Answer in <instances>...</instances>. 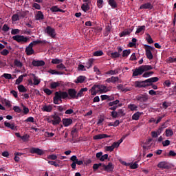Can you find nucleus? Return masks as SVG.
Here are the masks:
<instances>
[{"instance_id":"1","label":"nucleus","mask_w":176,"mask_h":176,"mask_svg":"<svg viewBox=\"0 0 176 176\" xmlns=\"http://www.w3.org/2000/svg\"><path fill=\"white\" fill-rule=\"evenodd\" d=\"M67 91H56L53 98V102L56 105H58V101L63 102V100L68 98V100H78V92L76 89L70 88Z\"/></svg>"},{"instance_id":"2","label":"nucleus","mask_w":176,"mask_h":176,"mask_svg":"<svg viewBox=\"0 0 176 176\" xmlns=\"http://www.w3.org/2000/svg\"><path fill=\"white\" fill-rule=\"evenodd\" d=\"M159 80V78L157 77H152L151 78H148L144 81H135V87H138L141 89L142 87H146L151 84L148 83H155Z\"/></svg>"},{"instance_id":"3","label":"nucleus","mask_w":176,"mask_h":176,"mask_svg":"<svg viewBox=\"0 0 176 176\" xmlns=\"http://www.w3.org/2000/svg\"><path fill=\"white\" fill-rule=\"evenodd\" d=\"M144 49L146 52V58L148 60L153 59V54H152V52L155 51V47H152L151 45H144Z\"/></svg>"},{"instance_id":"4","label":"nucleus","mask_w":176,"mask_h":176,"mask_svg":"<svg viewBox=\"0 0 176 176\" xmlns=\"http://www.w3.org/2000/svg\"><path fill=\"white\" fill-rule=\"evenodd\" d=\"M135 99L138 102H140L141 104H144L145 102H148V100H149V95L148 94H141L135 96Z\"/></svg>"},{"instance_id":"5","label":"nucleus","mask_w":176,"mask_h":176,"mask_svg":"<svg viewBox=\"0 0 176 176\" xmlns=\"http://www.w3.org/2000/svg\"><path fill=\"white\" fill-rule=\"evenodd\" d=\"M70 160L73 162L71 164V167L73 168V170L76 168V164L78 166H82V164H83V161L78 160V157H76V155L72 156L70 157Z\"/></svg>"},{"instance_id":"6","label":"nucleus","mask_w":176,"mask_h":176,"mask_svg":"<svg viewBox=\"0 0 176 176\" xmlns=\"http://www.w3.org/2000/svg\"><path fill=\"white\" fill-rule=\"evenodd\" d=\"M12 39L18 42V43H27V42H28V37H25L23 35H15L12 36Z\"/></svg>"},{"instance_id":"7","label":"nucleus","mask_w":176,"mask_h":176,"mask_svg":"<svg viewBox=\"0 0 176 176\" xmlns=\"http://www.w3.org/2000/svg\"><path fill=\"white\" fill-rule=\"evenodd\" d=\"M45 31L49 36H51V38H56V30L54 28L50 26H47Z\"/></svg>"},{"instance_id":"8","label":"nucleus","mask_w":176,"mask_h":176,"mask_svg":"<svg viewBox=\"0 0 176 176\" xmlns=\"http://www.w3.org/2000/svg\"><path fill=\"white\" fill-rule=\"evenodd\" d=\"M102 169L107 173H112V171H113V168H115V166L112 162H109L107 165L102 164Z\"/></svg>"},{"instance_id":"9","label":"nucleus","mask_w":176,"mask_h":176,"mask_svg":"<svg viewBox=\"0 0 176 176\" xmlns=\"http://www.w3.org/2000/svg\"><path fill=\"white\" fill-rule=\"evenodd\" d=\"M53 120H52V123L53 126H57L61 122V118L57 115H53L51 116Z\"/></svg>"},{"instance_id":"10","label":"nucleus","mask_w":176,"mask_h":176,"mask_svg":"<svg viewBox=\"0 0 176 176\" xmlns=\"http://www.w3.org/2000/svg\"><path fill=\"white\" fill-rule=\"evenodd\" d=\"M91 96H97V93H100V85H94L89 90Z\"/></svg>"},{"instance_id":"11","label":"nucleus","mask_w":176,"mask_h":176,"mask_svg":"<svg viewBox=\"0 0 176 176\" xmlns=\"http://www.w3.org/2000/svg\"><path fill=\"white\" fill-rule=\"evenodd\" d=\"M30 152V153H36V155H38L40 156L45 153V152L42 149L35 147L31 148Z\"/></svg>"},{"instance_id":"12","label":"nucleus","mask_w":176,"mask_h":176,"mask_svg":"<svg viewBox=\"0 0 176 176\" xmlns=\"http://www.w3.org/2000/svg\"><path fill=\"white\" fill-rule=\"evenodd\" d=\"M32 47H34L32 46V43H30L29 45L26 47L25 52L27 56H31V55L34 54V53H35V52L34 51V49Z\"/></svg>"},{"instance_id":"13","label":"nucleus","mask_w":176,"mask_h":176,"mask_svg":"<svg viewBox=\"0 0 176 176\" xmlns=\"http://www.w3.org/2000/svg\"><path fill=\"white\" fill-rule=\"evenodd\" d=\"M32 65H33V67H43V65H45V61L34 59L32 62Z\"/></svg>"},{"instance_id":"14","label":"nucleus","mask_w":176,"mask_h":176,"mask_svg":"<svg viewBox=\"0 0 176 176\" xmlns=\"http://www.w3.org/2000/svg\"><path fill=\"white\" fill-rule=\"evenodd\" d=\"M157 167L159 168H162V169H166L168 170V168H170V165H168V163H167V162H160L158 164H157Z\"/></svg>"},{"instance_id":"15","label":"nucleus","mask_w":176,"mask_h":176,"mask_svg":"<svg viewBox=\"0 0 176 176\" xmlns=\"http://www.w3.org/2000/svg\"><path fill=\"white\" fill-rule=\"evenodd\" d=\"M142 74H144V70H142L141 66H140L138 69H135L133 73V76H138L142 75Z\"/></svg>"},{"instance_id":"16","label":"nucleus","mask_w":176,"mask_h":176,"mask_svg":"<svg viewBox=\"0 0 176 176\" xmlns=\"http://www.w3.org/2000/svg\"><path fill=\"white\" fill-rule=\"evenodd\" d=\"M104 138H111V135L107 134H98L94 136V140H102Z\"/></svg>"},{"instance_id":"17","label":"nucleus","mask_w":176,"mask_h":176,"mask_svg":"<svg viewBox=\"0 0 176 176\" xmlns=\"http://www.w3.org/2000/svg\"><path fill=\"white\" fill-rule=\"evenodd\" d=\"M140 9H148L151 10V9H153V6H152V3H146L141 5Z\"/></svg>"},{"instance_id":"18","label":"nucleus","mask_w":176,"mask_h":176,"mask_svg":"<svg viewBox=\"0 0 176 176\" xmlns=\"http://www.w3.org/2000/svg\"><path fill=\"white\" fill-rule=\"evenodd\" d=\"M107 83H116V82H119V77L111 76L106 80Z\"/></svg>"},{"instance_id":"19","label":"nucleus","mask_w":176,"mask_h":176,"mask_svg":"<svg viewBox=\"0 0 176 176\" xmlns=\"http://www.w3.org/2000/svg\"><path fill=\"white\" fill-rule=\"evenodd\" d=\"M63 126L65 127H68V126H71L72 124V119L71 118H65L63 120Z\"/></svg>"},{"instance_id":"20","label":"nucleus","mask_w":176,"mask_h":176,"mask_svg":"<svg viewBox=\"0 0 176 176\" xmlns=\"http://www.w3.org/2000/svg\"><path fill=\"white\" fill-rule=\"evenodd\" d=\"M100 91V93H108L112 89V87H107V86L104 85H99Z\"/></svg>"},{"instance_id":"21","label":"nucleus","mask_w":176,"mask_h":176,"mask_svg":"<svg viewBox=\"0 0 176 176\" xmlns=\"http://www.w3.org/2000/svg\"><path fill=\"white\" fill-rule=\"evenodd\" d=\"M86 80V76H79L77 78L74 80V82L78 85V83H83Z\"/></svg>"},{"instance_id":"22","label":"nucleus","mask_w":176,"mask_h":176,"mask_svg":"<svg viewBox=\"0 0 176 176\" xmlns=\"http://www.w3.org/2000/svg\"><path fill=\"white\" fill-rule=\"evenodd\" d=\"M43 112H52L53 111V106L52 104L44 105L42 108Z\"/></svg>"},{"instance_id":"23","label":"nucleus","mask_w":176,"mask_h":176,"mask_svg":"<svg viewBox=\"0 0 176 176\" xmlns=\"http://www.w3.org/2000/svg\"><path fill=\"white\" fill-rule=\"evenodd\" d=\"M30 43H32V46H36V45H39V44H42V45H46V43H47V41L46 40H37V41H34L31 42Z\"/></svg>"},{"instance_id":"24","label":"nucleus","mask_w":176,"mask_h":176,"mask_svg":"<svg viewBox=\"0 0 176 176\" xmlns=\"http://www.w3.org/2000/svg\"><path fill=\"white\" fill-rule=\"evenodd\" d=\"M32 76L33 77V85H34V86H38V85L41 83V79L38 78V77L34 74H32Z\"/></svg>"},{"instance_id":"25","label":"nucleus","mask_w":176,"mask_h":176,"mask_svg":"<svg viewBox=\"0 0 176 176\" xmlns=\"http://www.w3.org/2000/svg\"><path fill=\"white\" fill-rule=\"evenodd\" d=\"M89 3H85L81 6L82 10H83V12H85V13L86 12L90 10V6H89Z\"/></svg>"},{"instance_id":"26","label":"nucleus","mask_w":176,"mask_h":176,"mask_svg":"<svg viewBox=\"0 0 176 176\" xmlns=\"http://www.w3.org/2000/svg\"><path fill=\"white\" fill-rule=\"evenodd\" d=\"M4 126L8 129H11V130H14V129H16V126L14 125V122L10 124V122L6 121L4 122Z\"/></svg>"},{"instance_id":"27","label":"nucleus","mask_w":176,"mask_h":176,"mask_svg":"<svg viewBox=\"0 0 176 176\" xmlns=\"http://www.w3.org/2000/svg\"><path fill=\"white\" fill-rule=\"evenodd\" d=\"M88 89L87 88H82L78 93H77V99L79 98V97H83L85 96V94L83 93L84 91H87Z\"/></svg>"},{"instance_id":"28","label":"nucleus","mask_w":176,"mask_h":176,"mask_svg":"<svg viewBox=\"0 0 176 176\" xmlns=\"http://www.w3.org/2000/svg\"><path fill=\"white\" fill-rule=\"evenodd\" d=\"M140 68H142V70L143 71V72H145V71H151V69H153V67H152V65H142L140 66Z\"/></svg>"},{"instance_id":"29","label":"nucleus","mask_w":176,"mask_h":176,"mask_svg":"<svg viewBox=\"0 0 176 176\" xmlns=\"http://www.w3.org/2000/svg\"><path fill=\"white\" fill-rule=\"evenodd\" d=\"M61 86V82H52L50 84L51 89H57V87H60Z\"/></svg>"},{"instance_id":"30","label":"nucleus","mask_w":176,"mask_h":176,"mask_svg":"<svg viewBox=\"0 0 176 176\" xmlns=\"http://www.w3.org/2000/svg\"><path fill=\"white\" fill-rule=\"evenodd\" d=\"M93 63H94V60L93 58H90L86 63L85 67L89 69V68H91L93 67Z\"/></svg>"},{"instance_id":"31","label":"nucleus","mask_w":176,"mask_h":176,"mask_svg":"<svg viewBox=\"0 0 176 176\" xmlns=\"http://www.w3.org/2000/svg\"><path fill=\"white\" fill-rule=\"evenodd\" d=\"M142 114V113L138 111L136 113H135L133 116H132V119L133 120H138L140 119V116H141Z\"/></svg>"},{"instance_id":"32","label":"nucleus","mask_w":176,"mask_h":176,"mask_svg":"<svg viewBox=\"0 0 176 176\" xmlns=\"http://www.w3.org/2000/svg\"><path fill=\"white\" fill-rule=\"evenodd\" d=\"M106 75H117V74H119V69H116L114 70H109L107 72Z\"/></svg>"},{"instance_id":"33","label":"nucleus","mask_w":176,"mask_h":176,"mask_svg":"<svg viewBox=\"0 0 176 176\" xmlns=\"http://www.w3.org/2000/svg\"><path fill=\"white\" fill-rule=\"evenodd\" d=\"M109 5L112 8V9H116L118 8V3L115 0H109Z\"/></svg>"},{"instance_id":"34","label":"nucleus","mask_w":176,"mask_h":176,"mask_svg":"<svg viewBox=\"0 0 176 176\" xmlns=\"http://www.w3.org/2000/svg\"><path fill=\"white\" fill-rule=\"evenodd\" d=\"M128 109H130V111H138V106L135 104H129L128 105Z\"/></svg>"},{"instance_id":"35","label":"nucleus","mask_w":176,"mask_h":176,"mask_svg":"<svg viewBox=\"0 0 176 176\" xmlns=\"http://www.w3.org/2000/svg\"><path fill=\"white\" fill-rule=\"evenodd\" d=\"M165 135L166 137H172V135H174V132L172 129H167L165 131Z\"/></svg>"},{"instance_id":"36","label":"nucleus","mask_w":176,"mask_h":176,"mask_svg":"<svg viewBox=\"0 0 176 176\" xmlns=\"http://www.w3.org/2000/svg\"><path fill=\"white\" fill-rule=\"evenodd\" d=\"M36 20H43L45 16H43V13L41 11H38L37 14L36 15Z\"/></svg>"},{"instance_id":"37","label":"nucleus","mask_w":176,"mask_h":176,"mask_svg":"<svg viewBox=\"0 0 176 176\" xmlns=\"http://www.w3.org/2000/svg\"><path fill=\"white\" fill-rule=\"evenodd\" d=\"M14 65H15V67H17L18 68H22L23 67V63H21V61L15 59L14 61Z\"/></svg>"},{"instance_id":"38","label":"nucleus","mask_w":176,"mask_h":176,"mask_svg":"<svg viewBox=\"0 0 176 176\" xmlns=\"http://www.w3.org/2000/svg\"><path fill=\"white\" fill-rule=\"evenodd\" d=\"M18 90L20 93H27V89L23 85L18 86Z\"/></svg>"},{"instance_id":"39","label":"nucleus","mask_w":176,"mask_h":176,"mask_svg":"<svg viewBox=\"0 0 176 176\" xmlns=\"http://www.w3.org/2000/svg\"><path fill=\"white\" fill-rule=\"evenodd\" d=\"M119 102H120V101H119V100H116L109 102L108 105L109 107H118V104H119Z\"/></svg>"},{"instance_id":"40","label":"nucleus","mask_w":176,"mask_h":176,"mask_svg":"<svg viewBox=\"0 0 176 176\" xmlns=\"http://www.w3.org/2000/svg\"><path fill=\"white\" fill-rule=\"evenodd\" d=\"M130 34H131V30H125L120 34V36L122 38V36H126V35H130Z\"/></svg>"},{"instance_id":"41","label":"nucleus","mask_w":176,"mask_h":176,"mask_svg":"<svg viewBox=\"0 0 176 176\" xmlns=\"http://www.w3.org/2000/svg\"><path fill=\"white\" fill-rule=\"evenodd\" d=\"M112 29V27L109 25L106 26V32L104 33L105 36H108L109 35V33L111 32V30Z\"/></svg>"},{"instance_id":"42","label":"nucleus","mask_w":176,"mask_h":176,"mask_svg":"<svg viewBox=\"0 0 176 176\" xmlns=\"http://www.w3.org/2000/svg\"><path fill=\"white\" fill-rule=\"evenodd\" d=\"M130 53H131V50H125L122 51V57H129Z\"/></svg>"},{"instance_id":"43","label":"nucleus","mask_w":176,"mask_h":176,"mask_svg":"<svg viewBox=\"0 0 176 176\" xmlns=\"http://www.w3.org/2000/svg\"><path fill=\"white\" fill-rule=\"evenodd\" d=\"M117 89L118 90H121V91H124L126 93V91H129V89H124V87H123V85L120 84L117 86Z\"/></svg>"},{"instance_id":"44","label":"nucleus","mask_w":176,"mask_h":176,"mask_svg":"<svg viewBox=\"0 0 176 176\" xmlns=\"http://www.w3.org/2000/svg\"><path fill=\"white\" fill-rule=\"evenodd\" d=\"M100 167H102V163L94 164L93 165L94 171H97V170H98V168H100Z\"/></svg>"},{"instance_id":"45","label":"nucleus","mask_w":176,"mask_h":176,"mask_svg":"<svg viewBox=\"0 0 176 176\" xmlns=\"http://www.w3.org/2000/svg\"><path fill=\"white\" fill-rule=\"evenodd\" d=\"M48 72L52 75H63V73L60 72H57L56 70H54V69H50L48 71Z\"/></svg>"},{"instance_id":"46","label":"nucleus","mask_w":176,"mask_h":176,"mask_svg":"<svg viewBox=\"0 0 176 176\" xmlns=\"http://www.w3.org/2000/svg\"><path fill=\"white\" fill-rule=\"evenodd\" d=\"M110 57L111 58H118L120 57V54H119L118 52H113L111 54Z\"/></svg>"},{"instance_id":"47","label":"nucleus","mask_w":176,"mask_h":176,"mask_svg":"<svg viewBox=\"0 0 176 176\" xmlns=\"http://www.w3.org/2000/svg\"><path fill=\"white\" fill-rule=\"evenodd\" d=\"M94 56L95 57H100V56H104V52L102 50L96 51L94 52Z\"/></svg>"},{"instance_id":"48","label":"nucleus","mask_w":176,"mask_h":176,"mask_svg":"<svg viewBox=\"0 0 176 176\" xmlns=\"http://www.w3.org/2000/svg\"><path fill=\"white\" fill-rule=\"evenodd\" d=\"M146 35L147 37L146 38V41H147L149 45H151V43H153V39H152V37L151 36L150 34H146Z\"/></svg>"},{"instance_id":"49","label":"nucleus","mask_w":176,"mask_h":176,"mask_svg":"<svg viewBox=\"0 0 176 176\" xmlns=\"http://www.w3.org/2000/svg\"><path fill=\"white\" fill-rule=\"evenodd\" d=\"M16 14H18V17L19 19H24V17H25V16H26L25 13L23 11L22 12L21 11H18L16 12Z\"/></svg>"},{"instance_id":"50","label":"nucleus","mask_w":176,"mask_h":176,"mask_svg":"<svg viewBox=\"0 0 176 176\" xmlns=\"http://www.w3.org/2000/svg\"><path fill=\"white\" fill-rule=\"evenodd\" d=\"M51 63L52 64H61V63H63V60L58 58H53Z\"/></svg>"},{"instance_id":"51","label":"nucleus","mask_w":176,"mask_h":176,"mask_svg":"<svg viewBox=\"0 0 176 176\" xmlns=\"http://www.w3.org/2000/svg\"><path fill=\"white\" fill-rule=\"evenodd\" d=\"M142 31H145V25L140 26L137 29L135 34H140V32H142Z\"/></svg>"},{"instance_id":"52","label":"nucleus","mask_w":176,"mask_h":176,"mask_svg":"<svg viewBox=\"0 0 176 176\" xmlns=\"http://www.w3.org/2000/svg\"><path fill=\"white\" fill-rule=\"evenodd\" d=\"M111 116L113 118V119H116V118L119 116V114L117 111H111Z\"/></svg>"},{"instance_id":"53","label":"nucleus","mask_w":176,"mask_h":176,"mask_svg":"<svg viewBox=\"0 0 176 176\" xmlns=\"http://www.w3.org/2000/svg\"><path fill=\"white\" fill-rule=\"evenodd\" d=\"M12 21H19L20 20V18H19V15L16 14H13L12 16Z\"/></svg>"},{"instance_id":"54","label":"nucleus","mask_w":176,"mask_h":176,"mask_svg":"<svg viewBox=\"0 0 176 176\" xmlns=\"http://www.w3.org/2000/svg\"><path fill=\"white\" fill-rule=\"evenodd\" d=\"M10 30V28L7 25L4 24L2 28V31H4V32H8Z\"/></svg>"},{"instance_id":"55","label":"nucleus","mask_w":176,"mask_h":176,"mask_svg":"<svg viewBox=\"0 0 176 176\" xmlns=\"http://www.w3.org/2000/svg\"><path fill=\"white\" fill-rule=\"evenodd\" d=\"M130 168H131V170H135V168H138V164H137V162H135L134 164H131Z\"/></svg>"},{"instance_id":"56","label":"nucleus","mask_w":176,"mask_h":176,"mask_svg":"<svg viewBox=\"0 0 176 176\" xmlns=\"http://www.w3.org/2000/svg\"><path fill=\"white\" fill-rule=\"evenodd\" d=\"M151 75H153V72H145L142 76L143 78H148V76H151Z\"/></svg>"},{"instance_id":"57","label":"nucleus","mask_w":176,"mask_h":176,"mask_svg":"<svg viewBox=\"0 0 176 176\" xmlns=\"http://www.w3.org/2000/svg\"><path fill=\"white\" fill-rule=\"evenodd\" d=\"M48 164H50L51 166H54V167H60V164H57L54 161H49Z\"/></svg>"},{"instance_id":"58","label":"nucleus","mask_w":176,"mask_h":176,"mask_svg":"<svg viewBox=\"0 0 176 176\" xmlns=\"http://www.w3.org/2000/svg\"><path fill=\"white\" fill-rule=\"evenodd\" d=\"M103 3H104V1L97 0V6H98V8H99V9H101V8H102Z\"/></svg>"},{"instance_id":"59","label":"nucleus","mask_w":176,"mask_h":176,"mask_svg":"<svg viewBox=\"0 0 176 176\" xmlns=\"http://www.w3.org/2000/svg\"><path fill=\"white\" fill-rule=\"evenodd\" d=\"M0 54H1V56H8V54H9V50L5 49L3 50L1 52Z\"/></svg>"},{"instance_id":"60","label":"nucleus","mask_w":176,"mask_h":176,"mask_svg":"<svg viewBox=\"0 0 176 176\" xmlns=\"http://www.w3.org/2000/svg\"><path fill=\"white\" fill-rule=\"evenodd\" d=\"M13 109L14 112H16V113H20L21 112V109H20L19 106H14Z\"/></svg>"},{"instance_id":"61","label":"nucleus","mask_w":176,"mask_h":176,"mask_svg":"<svg viewBox=\"0 0 176 176\" xmlns=\"http://www.w3.org/2000/svg\"><path fill=\"white\" fill-rule=\"evenodd\" d=\"M56 68L58 69H65V65H64V64H63V63H60V64H59V65H58L57 66H56Z\"/></svg>"},{"instance_id":"62","label":"nucleus","mask_w":176,"mask_h":176,"mask_svg":"<svg viewBox=\"0 0 176 176\" xmlns=\"http://www.w3.org/2000/svg\"><path fill=\"white\" fill-rule=\"evenodd\" d=\"M170 142L168 140H166L162 142L163 146H168V145H170Z\"/></svg>"},{"instance_id":"63","label":"nucleus","mask_w":176,"mask_h":176,"mask_svg":"<svg viewBox=\"0 0 176 176\" xmlns=\"http://www.w3.org/2000/svg\"><path fill=\"white\" fill-rule=\"evenodd\" d=\"M108 159V154H104V155H102V157L100 158V162H104Z\"/></svg>"},{"instance_id":"64","label":"nucleus","mask_w":176,"mask_h":176,"mask_svg":"<svg viewBox=\"0 0 176 176\" xmlns=\"http://www.w3.org/2000/svg\"><path fill=\"white\" fill-rule=\"evenodd\" d=\"M3 78H5L6 79H12V74H6L5 73L3 75Z\"/></svg>"}]
</instances>
